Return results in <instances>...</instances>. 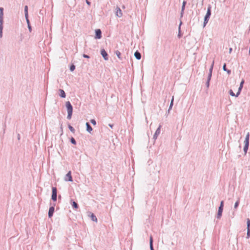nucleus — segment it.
I'll return each mask as SVG.
<instances>
[{
    "instance_id": "nucleus-32",
    "label": "nucleus",
    "mask_w": 250,
    "mask_h": 250,
    "mask_svg": "<svg viewBox=\"0 0 250 250\" xmlns=\"http://www.w3.org/2000/svg\"><path fill=\"white\" fill-rule=\"evenodd\" d=\"M75 69V65L74 64H72L70 66V70L71 71H73Z\"/></svg>"
},
{
    "instance_id": "nucleus-28",
    "label": "nucleus",
    "mask_w": 250,
    "mask_h": 250,
    "mask_svg": "<svg viewBox=\"0 0 250 250\" xmlns=\"http://www.w3.org/2000/svg\"><path fill=\"white\" fill-rule=\"evenodd\" d=\"M239 199H238L237 200V201L235 202V203L234 204V208L235 209H237L238 206H239Z\"/></svg>"
},
{
    "instance_id": "nucleus-14",
    "label": "nucleus",
    "mask_w": 250,
    "mask_h": 250,
    "mask_svg": "<svg viewBox=\"0 0 250 250\" xmlns=\"http://www.w3.org/2000/svg\"><path fill=\"white\" fill-rule=\"evenodd\" d=\"M90 213V215H89V216L90 217L91 220L94 222H97L98 220H97L96 216L93 213Z\"/></svg>"
},
{
    "instance_id": "nucleus-12",
    "label": "nucleus",
    "mask_w": 250,
    "mask_h": 250,
    "mask_svg": "<svg viewBox=\"0 0 250 250\" xmlns=\"http://www.w3.org/2000/svg\"><path fill=\"white\" fill-rule=\"evenodd\" d=\"M134 56L136 58V59L138 60H140L141 58V54L138 51H136L135 52Z\"/></svg>"
},
{
    "instance_id": "nucleus-6",
    "label": "nucleus",
    "mask_w": 250,
    "mask_h": 250,
    "mask_svg": "<svg viewBox=\"0 0 250 250\" xmlns=\"http://www.w3.org/2000/svg\"><path fill=\"white\" fill-rule=\"evenodd\" d=\"M101 54L105 60L107 61L108 60V54L104 49L101 50Z\"/></svg>"
},
{
    "instance_id": "nucleus-45",
    "label": "nucleus",
    "mask_w": 250,
    "mask_h": 250,
    "mask_svg": "<svg viewBox=\"0 0 250 250\" xmlns=\"http://www.w3.org/2000/svg\"><path fill=\"white\" fill-rule=\"evenodd\" d=\"M223 210V207H219L218 211H222Z\"/></svg>"
},
{
    "instance_id": "nucleus-3",
    "label": "nucleus",
    "mask_w": 250,
    "mask_h": 250,
    "mask_svg": "<svg viewBox=\"0 0 250 250\" xmlns=\"http://www.w3.org/2000/svg\"><path fill=\"white\" fill-rule=\"evenodd\" d=\"M57 189L56 187H52L51 199L53 201L55 202L57 201Z\"/></svg>"
},
{
    "instance_id": "nucleus-33",
    "label": "nucleus",
    "mask_w": 250,
    "mask_h": 250,
    "mask_svg": "<svg viewBox=\"0 0 250 250\" xmlns=\"http://www.w3.org/2000/svg\"><path fill=\"white\" fill-rule=\"evenodd\" d=\"M229 92V94L231 96L236 97V94H234V93L233 92V91L232 90H230Z\"/></svg>"
},
{
    "instance_id": "nucleus-27",
    "label": "nucleus",
    "mask_w": 250,
    "mask_h": 250,
    "mask_svg": "<svg viewBox=\"0 0 250 250\" xmlns=\"http://www.w3.org/2000/svg\"><path fill=\"white\" fill-rule=\"evenodd\" d=\"M68 128L70 130V131L72 132V133L75 132V130L73 126H72L71 125H68Z\"/></svg>"
},
{
    "instance_id": "nucleus-8",
    "label": "nucleus",
    "mask_w": 250,
    "mask_h": 250,
    "mask_svg": "<svg viewBox=\"0 0 250 250\" xmlns=\"http://www.w3.org/2000/svg\"><path fill=\"white\" fill-rule=\"evenodd\" d=\"M116 15L119 18L121 17L123 15L121 9L118 7H117L116 8Z\"/></svg>"
},
{
    "instance_id": "nucleus-29",
    "label": "nucleus",
    "mask_w": 250,
    "mask_h": 250,
    "mask_svg": "<svg viewBox=\"0 0 250 250\" xmlns=\"http://www.w3.org/2000/svg\"><path fill=\"white\" fill-rule=\"evenodd\" d=\"M115 54L119 59H121V54L119 51H118V50L116 51Z\"/></svg>"
},
{
    "instance_id": "nucleus-51",
    "label": "nucleus",
    "mask_w": 250,
    "mask_h": 250,
    "mask_svg": "<svg viewBox=\"0 0 250 250\" xmlns=\"http://www.w3.org/2000/svg\"><path fill=\"white\" fill-rule=\"evenodd\" d=\"M59 198H61V195H59Z\"/></svg>"
},
{
    "instance_id": "nucleus-48",
    "label": "nucleus",
    "mask_w": 250,
    "mask_h": 250,
    "mask_svg": "<svg viewBox=\"0 0 250 250\" xmlns=\"http://www.w3.org/2000/svg\"><path fill=\"white\" fill-rule=\"evenodd\" d=\"M172 106H173V105H171V104H170V105H169V107L168 111L170 110V109H171V108L172 107Z\"/></svg>"
},
{
    "instance_id": "nucleus-25",
    "label": "nucleus",
    "mask_w": 250,
    "mask_h": 250,
    "mask_svg": "<svg viewBox=\"0 0 250 250\" xmlns=\"http://www.w3.org/2000/svg\"><path fill=\"white\" fill-rule=\"evenodd\" d=\"M222 212H223L222 211H218V213H217V216H216V217L218 219H220L222 215Z\"/></svg>"
},
{
    "instance_id": "nucleus-40",
    "label": "nucleus",
    "mask_w": 250,
    "mask_h": 250,
    "mask_svg": "<svg viewBox=\"0 0 250 250\" xmlns=\"http://www.w3.org/2000/svg\"><path fill=\"white\" fill-rule=\"evenodd\" d=\"M28 28L29 29V32H31L32 31V28L30 24L28 25Z\"/></svg>"
},
{
    "instance_id": "nucleus-1",
    "label": "nucleus",
    "mask_w": 250,
    "mask_h": 250,
    "mask_svg": "<svg viewBox=\"0 0 250 250\" xmlns=\"http://www.w3.org/2000/svg\"><path fill=\"white\" fill-rule=\"evenodd\" d=\"M211 6L210 5H208V6L207 12L204 18V21L203 23V27H205L206 24L208 23L209 19L210 18L211 15Z\"/></svg>"
},
{
    "instance_id": "nucleus-44",
    "label": "nucleus",
    "mask_w": 250,
    "mask_h": 250,
    "mask_svg": "<svg viewBox=\"0 0 250 250\" xmlns=\"http://www.w3.org/2000/svg\"><path fill=\"white\" fill-rule=\"evenodd\" d=\"M219 207H224V201H222L220 203V205Z\"/></svg>"
},
{
    "instance_id": "nucleus-19",
    "label": "nucleus",
    "mask_w": 250,
    "mask_h": 250,
    "mask_svg": "<svg viewBox=\"0 0 250 250\" xmlns=\"http://www.w3.org/2000/svg\"><path fill=\"white\" fill-rule=\"evenodd\" d=\"M3 22H0V38L2 37Z\"/></svg>"
},
{
    "instance_id": "nucleus-21",
    "label": "nucleus",
    "mask_w": 250,
    "mask_h": 250,
    "mask_svg": "<svg viewBox=\"0 0 250 250\" xmlns=\"http://www.w3.org/2000/svg\"><path fill=\"white\" fill-rule=\"evenodd\" d=\"M24 14H25V17H28V6L27 5H25L24 6Z\"/></svg>"
},
{
    "instance_id": "nucleus-41",
    "label": "nucleus",
    "mask_w": 250,
    "mask_h": 250,
    "mask_svg": "<svg viewBox=\"0 0 250 250\" xmlns=\"http://www.w3.org/2000/svg\"><path fill=\"white\" fill-rule=\"evenodd\" d=\"M244 83V81L243 80L241 81V83H240V86H241V87H243V85Z\"/></svg>"
},
{
    "instance_id": "nucleus-9",
    "label": "nucleus",
    "mask_w": 250,
    "mask_h": 250,
    "mask_svg": "<svg viewBox=\"0 0 250 250\" xmlns=\"http://www.w3.org/2000/svg\"><path fill=\"white\" fill-rule=\"evenodd\" d=\"M187 3V1L185 0H184L182 3V8H181V17H183L184 13V10L185 8V6Z\"/></svg>"
},
{
    "instance_id": "nucleus-38",
    "label": "nucleus",
    "mask_w": 250,
    "mask_h": 250,
    "mask_svg": "<svg viewBox=\"0 0 250 250\" xmlns=\"http://www.w3.org/2000/svg\"><path fill=\"white\" fill-rule=\"evenodd\" d=\"M211 76H212V74H209L208 73V80H209V81H210V79H211Z\"/></svg>"
},
{
    "instance_id": "nucleus-36",
    "label": "nucleus",
    "mask_w": 250,
    "mask_h": 250,
    "mask_svg": "<svg viewBox=\"0 0 250 250\" xmlns=\"http://www.w3.org/2000/svg\"><path fill=\"white\" fill-rule=\"evenodd\" d=\"M25 17V19H26V21L27 25L30 24L29 20L28 19V17Z\"/></svg>"
},
{
    "instance_id": "nucleus-22",
    "label": "nucleus",
    "mask_w": 250,
    "mask_h": 250,
    "mask_svg": "<svg viewBox=\"0 0 250 250\" xmlns=\"http://www.w3.org/2000/svg\"><path fill=\"white\" fill-rule=\"evenodd\" d=\"M249 144L245 143V146L244 147V151L245 153H246L247 152V150L249 148Z\"/></svg>"
},
{
    "instance_id": "nucleus-49",
    "label": "nucleus",
    "mask_w": 250,
    "mask_h": 250,
    "mask_svg": "<svg viewBox=\"0 0 250 250\" xmlns=\"http://www.w3.org/2000/svg\"><path fill=\"white\" fill-rule=\"evenodd\" d=\"M231 51H232V48H229V53H230Z\"/></svg>"
},
{
    "instance_id": "nucleus-30",
    "label": "nucleus",
    "mask_w": 250,
    "mask_h": 250,
    "mask_svg": "<svg viewBox=\"0 0 250 250\" xmlns=\"http://www.w3.org/2000/svg\"><path fill=\"white\" fill-rule=\"evenodd\" d=\"M242 89V87H241V86H239V87L238 90V92H237V93L236 94V97H238L239 95V94H240V92L241 91Z\"/></svg>"
},
{
    "instance_id": "nucleus-31",
    "label": "nucleus",
    "mask_w": 250,
    "mask_h": 250,
    "mask_svg": "<svg viewBox=\"0 0 250 250\" xmlns=\"http://www.w3.org/2000/svg\"><path fill=\"white\" fill-rule=\"evenodd\" d=\"M70 142H71V143L72 144H74V145H76V141L75 139L73 137H72L71 138Z\"/></svg>"
},
{
    "instance_id": "nucleus-13",
    "label": "nucleus",
    "mask_w": 250,
    "mask_h": 250,
    "mask_svg": "<svg viewBox=\"0 0 250 250\" xmlns=\"http://www.w3.org/2000/svg\"><path fill=\"white\" fill-rule=\"evenodd\" d=\"M59 92H60V96L62 98H65L66 97V94H65V93L64 92V91L62 89H60L59 90Z\"/></svg>"
},
{
    "instance_id": "nucleus-24",
    "label": "nucleus",
    "mask_w": 250,
    "mask_h": 250,
    "mask_svg": "<svg viewBox=\"0 0 250 250\" xmlns=\"http://www.w3.org/2000/svg\"><path fill=\"white\" fill-rule=\"evenodd\" d=\"M182 24V22L181 21L180 22V25H179V33H178V37L179 38H180L181 37V25Z\"/></svg>"
},
{
    "instance_id": "nucleus-17",
    "label": "nucleus",
    "mask_w": 250,
    "mask_h": 250,
    "mask_svg": "<svg viewBox=\"0 0 250 250\" xmlns=\"http://www.w3.org/2000/svg\"><path fill=\"white\" fill-rule=\"evenodd\" d=\"M250 133L248 132L246 136L244 143L249 144Z\"/></svg>"
},
{
    "instance_id": "nucleus-34",
    "label": "nucleus",
    "mask_w": 250,
    "mask_h": 250,
    "mask_svg": "<svg viewBox=\"0 0 250 250\" xmlns=\"http://www.w3.org/2000/svg\"><path fill=\"white\" fill-rule=\"evenodd\" d=\"M247 238H250V229H247Z\"/></svg>"
},
{
    "instance_id": "nucleus-35",
    "label": "nucleus",
    "mask_w": 250,
    "mask_h": 250,
    "mask_svg": "<svg viewBox=\"0 0 250 250\" xmlns=\"http://www.w3.org/2000/svg\"><path fill=\"white\" fill-rule=\"evenodd\" d=\"M90 123L93 124L94 125H96V122L94 119H91L90 120Z\"/></svg>"
},
{
    "instance_id": "nucleus-43",
    "label": "nucleus",
    "mask_w": 250,
    "mask_h": 250,
    "mask_svg": "<svg viewBox=\"0 0 250 250\" xmlns=\"http://www.w3.org/2000/svg\"><path fill=\"white\" fill-rule=\"evenodd\" d=\"M173 101H174V96H172V99L171 100L170 104L171 105H173Z\"/></svg>"
},
{
    "instance_id": "nucleus-37",
    "label": "nucleus",
    "mask_w": 250,
    "mask_h": 250,
    "mask_svg": "<svg viewBox=\"0 0 250 250\" xmlns=\"http://www.w3.org/2000/svg\"><path fill=\"white\" fill-rule=\"evenodd\" d=\"M209 82H210V81L207 80V81L206 83V86L208 88L209 86Z\"/></svg>"
},
{
    "instance_id": "nucleus-5",
    "label": "nucleus",
    "mask_w": 250,
    "mask_h": 250,
    "mask_svg": "<svg viewBox=\"0 0 250 250\" xmlns=\"http://www.w3.org/2000/svg\"><path fill=\"white\" fill-rule=\"evenodd\" d=\"M102 38V31L100 29H97L95 30V37L96 39H100Z\"/></svg>"
},
{
    "instance_id": "nucleus-26",
    "label": "nucleus",
    "mask_w": 250,
    "mask_h": 250,
    "mask_svg": "<svg viewBox=\"0 0 250 250\" xmlns=\"http://www.w3.org/2000/svg\"><path fill=\"white\" fill-rule=\"evenodd\" d=\"M247 229H250V219L249 218L247 219Z\"/></svg>"
},
{
    "instance_id": "nucleus-46",
    "label": "nucleus",
    "mask_w": 250,
    "mask_h": 250,
    "mask_svg": "<svg viewBox=\"0 0 250 250\" xmlns=\"http://www.w3.org/2000/svg\"><path fill=\"white\" fill-rule=\"evenodd\" d=\"M86 3L88 5H90L91 3L89 1H88V0H86Z\"/></svg>"
},
{
    "instance_id": "nucleus-4",
    "label": "nucleus",
    "mask_w": 250,
    "mask_h": 250,
    "mask_svg": "<svg viewBox=\"0 0 250 250\" xmlns=\"http://www.w3.org/2000/svg\"><path fill=\"white\" fill-rule=\"evenodd\" d=\"M64 180L65 181L72 182L73 181V179L71 176V172L69 171L65 175L64 177Z\"/></svg>"
},
{
    "instance_id": "nucleus-15",
    "label": "nucleus",
    "mask_w": 250,
    "mask_h": 250,
    "mask_svg": "<svg viewBox=\"0 0 250 250\" xmlns=\"http://www.w3.org/2000/svg\"><path fill=\"white\" fill-rule=\"evenodd\" d=\"M149 246H150V250H154V248H153V238L151 236L150 237Z\"/></svg>"
},
{
    "instance_id": "nucleus-50",
    "label": "nucleus",
    "mask_w": 250,
    "mask_h": 250,
    "mask_svg": "<svg viewBox=\"0 0 250 250\" xmlns=\"http://www.w3.org/2000/svg\"><path fill=\"white\" fill-rule=\"evenodd\" d=\"M18 139L19 140H20V134H18Z\"/></svg>"
},
{
    "instance_id": "nucleus-47",
    "label": "nucleus",
    "mask_w": 250,
    "mask_h": 250,
    "mask_svg": "<svg viewBox=\"0 0 250 250\" xmlns=\"http://www.w3.org/2000/svg\"><path fill=\"white\" fill-rule=\"evenodd\" d=\"M109 125V126L110 128H113V126H114V125H113V124H109V125Z\"/></svg>"
},
{
    "instance_id": "nucleus-39",
    "label": "nucleus",
    "mask_w": 250,
    "mask_h": 250,
    "mask_svg": "<svg viewBox=\"0 0 250 250\" xmlns=\"http://www.w3.org/2000/svg\"><path fill=\"white\" fill-rule=\"evenodd\" d=\"M158 135H156L155 134H154L153 135V139L154 140H156L158 137Z\"/></svg>"
},
{
    "instance_id": "nucleus-23",
    "label": "nucleus",
    "mask_w": 250,
    "mask_h": 250,
    "mask_svg": "<svg viewBox=\"0 0 250 250\" xmlns=\"http://www.w3.org/2000/svg\"><path fill=\"white\" fill-rule=\"evenodd\" d=\"M214 61H213V62H212V64H211V65L210 66V67L209 68V74H212V70H213V65H214Z\"/></svg>"
},
{
    "instance_id": "nucleus-7",
    "label": "nucleus",
    "mask_w": 250,
    "mask_h": 250,
    "mask_svg": "<svg viewBox=\"0 0 250 250\" xmlns=\"http://www.w3.org/2000/svg\"><path fill=\"white\" fill-rule=\"evenodd\" d=\"M55 208L54 207L52 206L50 207L48 211V217L51 218L52 217L54 212Z\"/></svg>"
},
{
    "instance_id": "nucleus-11",
    "label": "nucleus",
    "mask_w": 250,
    "mask_h": 250,
    "mask_svg": "<svg viewBox=\"0 0 250 250\" xmlns=\"http://www.w3.org/2000/svg\"><path fill=\"white\" fill-rule=\"evenodd\" d=\"M86 131L88 132L89 133H91V131H92L93 129L90 124L87 122L86 123Z\"/></svg>"
},
{
    "instance_id": "nucleus-10",
    "label": "nucleus",
    "mask_w": 250,
    "mask_h": 250,
    "mask_svg": "<svg viewBox=\"0 0 250 250\" xmlns=\"http://www.w3.org/2000/svg\"><path fill=\"white\" fill-rule=\"evenodd\" d=\"M3 8L0 7V22H3Z\"/></svg>"
},
{
    "instance_id": "nucleus-20",
    "label": "nucleus",
    "mask_w": 250,
    "mask_h": 250,
    "mask_svg": "<svg viewBox=\"0 0 250 250\" xmlns=\"http://www.w3.org/2000/svg\"><path fill=\"white\" fill-rule=\"evenodd\" d=\"M72 206L73 208L75 209H77L79 207L78 204L75 201L72 202Z\"/></svg>"
},
{
    "instance_id": "nucleus-16",
    "label": "nucleus",
    "mask_w": 250,
    "mask_h": 250,
    "mask_svg": "<svg viewBox=\"0 0 250 250\" xmlns=\"http://www.w3.org/2000/svg\"><path fill=\"white\" fill-rule=\"evenodd\" d=\"M223 69L224 71H226L228 74H230L231 73V70L228 69L226 68V64L225 63L223 66Z\"/></svg>"
},
{
    "instance_id": "nucleus-2",
    "label": "nucleus",
    "mask_w": 250,
    "mask_h": 250,
    "mask_svg": "<svg viewBox=\"0 0 250 250\" xmlns=\"http://www.w3.org/2000/svg\"><path fill=\"white\" fill-rule=\"evenodd\" d=\"M66 107L67 108L68 115L67 118L69 120L71 119L72 112H73V106L69 101H67L65 104Z\"/></svg>"
},
{
    "instance_id": "nucleus-18",
    "label": "nucleus",
    "mask_w": 250,
    "mask_h": 250,
    "mask_svg": "<svg viewBox=\"0 0 250 250\" xmlns=\"http://www.w3.org/2000/svg\"><path fill=\"white\" fill-rule=\"evenodd\" d=\"M161 126H162V125H160L159 127L157 128L154 134H155L156 135H157L158 136L160 134V132H161Z\"/></svg>"
},
{
    "instance_id": "nucleus-42",
    "label": "nucleus",
    "mask_w": 250,
    "mask_h": 250,
    "mask_svg": "<svg viewBox=\"0 0 250 250\" xmlns=\"http://www.w3.org/2000/svg\"><path fill=\"white\" fill-rule=\"evenodd\" d=\"M83 57L85 58H89V56L87 55H86V54H83Z\"/></svg>"
}]
</instances>
